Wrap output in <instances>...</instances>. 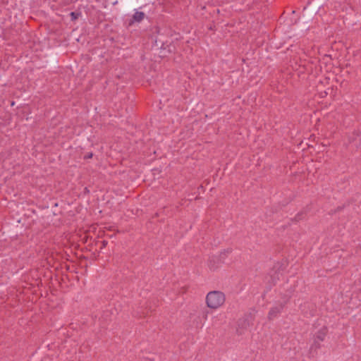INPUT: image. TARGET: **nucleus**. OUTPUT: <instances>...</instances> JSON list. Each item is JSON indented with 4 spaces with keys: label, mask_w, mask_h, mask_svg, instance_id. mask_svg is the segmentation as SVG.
<instances>
[{
    "label": "nucleus",
    "mask_w": 361,
    "mask_h": 361,
    "mask_svg": "<svg viewBox=\"0 0 361 361\" xmlns=\"http://www.w3.org/2000/svg\"><path fill=\"white\" fill-rule=\"evenodd\" d=\"M226 300L225 295L219 290L210 291L206 296V304L210 309H218L221 307Z\"/></svg>",
    "instance_id": "obj_1"
},
{
    "label": "nucleus",
    "mask_w": 361,
    "mask_h": 361,
    "mask_svg": "<svg viewBox=\"0 0 361 361\" xmlns=\"http://www.w3.org/2000/svg\"><path fill=\"white\" fill-rule=\"evenodd\" d=\"M230 253V250H225L221 252L218 255H214L210 257L208 261V267L209 269L215 271L220 268L222 264L225 263V260Z\"/></svg>",
    "instance_id": "obj_2"
},
{
    "label": "nucleus",
    "mask_w": 361,
    "mask_h": 361,
    "mask_svg": "<svg viewBox=\"0 0 361 361\" xmlns=\"http://www.w3.org/2000/svg\"><path fill=\"white\" fill-rule=\"evenodd\" d=\"M282 309L283 307L281 305L273 307L271 308L268 313V319L269 320H273L276 318L281 312Z\"/></svg>",
    "instance_id": "obj_3"
},
{
    "label": "nucleus",
    "mask_w": 361,
    "mask_h": 361,
    "mask_svg": "<svg viewBox=\"0 0 361 361\" xmlns=\"http://www.w3.org/2000/svg\"><path fill=\"white\" fill-rule=\"evenodd\" d=\"M145 17V13L143 12L137 11L133 15V19L135 21L140 22Z\"/></svg>",
    "instance_id": "obj_4"
},
{
    "label": "nucleus",
    "mask_w": 361,
    "mask_h": 361,
    "mask_svg": "<svg viewBox=\"0 0 361 361\" xmlns=\"http://www.w3.org/2000/svg\"><path fill=\"white\" fill-rule=\"evenodd\" d=\"M325 334H326V332L324 331V332H319L317 335V338L319 340V341H323L324 337H325Z\"/></svg>",
    "instance_id": "obj_5"
},
{
    "label": "nucleus",
    "mask_w": 361,
    "mask_h": 361,
    "mask_svg": "<svg viewBox=\"0 0 361 361\" xmlns=\"http://www.w3.org/2000/svg\"><path fill=\"white\" fill-rule=\"evenodd\" d=\"M71 18L73 20H75L78 16V13H76L75 12H71Z\"/></svg>",
    "instance_id": "obj_6"
},
{
    "label": "nucleus",
    "mask_w": 361,
    "mask_h": 361,
    "mask_svg": "<svg viewBox=\"0 0 361 361\" xmlns=\"http://www.w3.org/2000/svg\"><path fill=\"white\" fill-rule=\"evenodd\" d=\"M92 157V154H89L87 157V158H91Z\"/></svg>",
    "instance_id": "obj_7"
}]
</instances>
